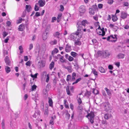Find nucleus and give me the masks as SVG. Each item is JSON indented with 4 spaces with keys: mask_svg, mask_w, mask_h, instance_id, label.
Masks as SVG:
<instances>
[{
    "mask_svg": "<svg viewBox=\"0 0 129 129\" xmlns=\"http://www.w3.org/2000/svg\"><path fill=\"white\" fill-rule=\"evenodd\" d=\"M81 31H79L75 33H72L70 35V39L71 40L74 41H76V39L79 40L82 37Z\"/></svg>",
    "mask_w": 129,
    "mask_h": 129,
    "instance_id": "obj_1",
    "label": "nucleus"
},
{
    "mask_svg": "<svg viewBox=\"0 0 129 129\" xmlns=\"http://www.w3.org/2000/svg\"><path fill=\"white\" fill-rule=\"evenodd\" d=\"M86 23H87V21L86 20H83L82 22H78L77 25L78 31H81V30L83 29V28L85 26Z\"/></svg>",
    "mask_w": 129,
    "mask_h": 129,
    "instance_id": "obj_2",
    "label": "nucleus"
},
{
    "mask_svg": "<svg viewBox=\"0 0 129 129\" xmlns=\"http://www.w3.org/2000/svg\"><path fill=\"white\" fill-rule=\"evenodd\" d=\"M97 54L99 56H101L104 58L109 57L110 54V53L107 50L98 51Z\"/></svg>",
    "mask_w": 129,
    "mask_h": 129,
    "instance_id": "obj_3",
    "label": "nucleus"
},
{
    "mask_svg": "<svg viewBox=\"0 0 129 129\" xmlns=\"http://www.w3.org/2000/svg\"><path fill=\"white\" fill-rule=\"evenodd\" d=\"M86 117L89 119L90 122L91 123H93L94 115L93 112H91L89 113H88Z\"/></svg>",
    "mask_w": 129,
    "mask_h": 129,
    "instance_id": "obj_4",
    "label": "nucleus"
},
{
    "mask_svg": "<svg viewBox=\"0 0 129 129\" xmlns=\"http://www.w3.org/2000/svg\"><path fill=\"white\" fill-rule=\"evenodd\" d=\"M104 106L105 107V110L106 111H108L109 110L111 109L112 108L110 106V105L108 103H105Z\"/></svg>",
    "mask_w": 129,
    "mask_h": 129,
    "instance_id": "obj_5",
    "label": "nucleus"
},
{
    "mask_svg": "<svg viewBox=\"0 0 129 129\" xmlns=\"http://www.w3.org/2000/svg\"><path fill=\"white\" fill-rule=\"evenodd\" d=\"M86 11L85 7L84 6H81L79 7V12L80 13H85Z\"/></svg>",
    "mask_w": 129,
    "mask_h": 129,
    "instance_id": "obj_6",
    "label": "nucleus"
},
{
    "mask_svg": "<svg viewBox=\"0 0 129 129\" xmlns=\"http://www.w3.org/2000/svg\"><path fill=\"white\" fill-rule=\"evenodd\" d=\"M4 60L6 64L9 66H10V65L11 62L8 56H7L5 57L4 59Z\"/></svg>",
    "mask_w": 129,
    "mask_h": 129,
    "instance_id": "obj_7",
    "label": "nucleus"
},
{
    "mask_svg": "<svg viewBox=\"0 0 129 129\" xmlns=\"http://www.w3.org/2000/svg\"><path fill=\"white\" fill-rule=\"evenodd\" d=\"M38 3L40 7H43L45 5V2L44 0H39Z\"/></svg>",
    "mask_w": 129,
    "mask_h": 129,
    "instance_id": "obj_8",
    "label": "nucleus"
},
{
    "mask_svg": "<svg viewBox=\"0 0 129 129\" xmlns=\"http://www.w3.org/2000/svg\"><path fill=\"white\" fill-rule=\"evenodd\" d=\"M71 50V46L68 44H67L65 48V50L67 52H69Z\"/></svg>",
    "mask_w": 129,
    "mask_h": 129,
    "instance_id": "obj_9",
    "label": "nucleus"
},
{
    "mask_svg": "<svg viewBox=\"0 0 129 129\" xmlns=\"http://www.w3.org/2000/svg\"><path fill=\"white\" fill-rule=\"evenodd\" d=\"M48 32H45L43 34L42 38L44 40H46L48 38L47 35Z\"/></svg>",
    "mask_w": 129,
    "mask_h": 129,
    "instance_id": "obj_10",
    "label": "nucleus"
},
{
    "mask_svg": "<svg viewBox=\"0 0 129 129\" xmlns=\"http://www.w3.org/2000/svg\"><path fill=\"white\" fill-rule=\"evenodd\" d=\"M31 7L30 5H26V9L28 12H29L31 11Z\"/></svg>",
    "mask_w": 129,
    "mask_h": 129,
    "instance_id": "obj_11",
    "label": "nucleus"
},
{
    "mask_svg": "<svg viewBox=\"0 0 129 129\" xmlns=\"http://www.w3.org/2000/svg\"><path fill=\"white\" fill-rule=\"evenodd\" d=\"M125 56L124 54L122 53H119L117 55V57L118 59L123 58Z\"/></svg>",
    "mask_w": 129,
    "mask_h": 129,
    "instance_id": "obj_12",
    "label": "nucleus"
},
{
    "mask_svg": "<svg viewBox=\"0 0 129 129\" xmlns=\"http://www.w3.org/2000/svg\"><path fill=\"white\" fill-rule=\"evenodd\" d=\"M111 116V114H106L104 116V118L106 119H107L109 118H110Z\"/></svg>",
    "mask_w": 129,
    "mask_h": 129,
    "instance_id": "obj_13",
    "label": "nucleus"
},
{
    "mask_svg": "<svg viewBox=\"0 0 129 129\" xmlns=\"http://www.w3.org/2000/svg\"><path fill=\"white\" fill-rule=\"evenodd\" d=\"M127 14L124 12H122L121 14V17L122 18L124 19L127 17Z\"/></svg>",
    "mask_w": 129,
    "mask_h": 129,
    "instance_id": "obj_14",
    "label": "nucleus"
},
{
    "mask_svg": "<svg viewBox=\"0 0 129 129\" xmlns=\"http://www.w3.org/2000/svg\"><path fill=\"white\" fill-rule=\"evenodd\" d=\"M57 41L56 40L51 41L49 43L51 45H55L57 44Z\"/></svg>",
    "mask_w": 129,
    "mask_h": 129,
    "instance_id": "obj_15",
    "label": "nucleus"
},
{
    "mask_svg": "<svg viewBox=\"0 0 129 129\" xmlns=\"http://www.w3.org/2000/svg\"><path fill=\"white\" fill-rule=\"evenodd\" d=\"M76 76V74L74 72L73 73H72V81H74L75 79V77Z\"/></svg>",
    "mask_w": 129,
    "mask_h": 129,
    "instance_id": "obj_16",
    "label": "nucleus"
},
{
    "mask_svg": "<svg viewBox=\"0 0 129 129\" xmlns=\"http://www.w3.org/2000/svg\"><path fill=\"white\" fill-rule=\"evenodd\" d=\"M5 70L6 72L7 73H8L11 71V69L10 68L7 66L5 67Z\"/></svg>",
    "mask_w": 129,
    "mask_h": 129,
    "instance_id": "obj_17",
    "label": "nucleus"
},
{
    "mask_svg": "<svg viewBox=\"0 0 129 129\" xmlns=\"http://www.w3.org/2000/svg\"><path fill=\"white\" fill-rule=\"evenodd\" d=\"M101 30L102 31V34H99V35H101L102 36H104L105 34V32L104 30V28H103L102 29H101Z\"/></svg>",
    "mask_w": 129,
    "mask_h": 129,
    "instance_id": "obj_18",
    "label": "nucleus"
},
{
    "mask_svg": "<svg viewBox=\"0 0 129 129\" xmlns=\"http://www.w3.org/2000/svg\"><path fill=\"white\" fill-rule=\"evenodd\" d=\"M24 26L23 25H20L19 26L18 28L19 30L20 31H22L23 29Z\"/></svg>",
    "mask_w": 129,
    "mask_h": 129,
    "instance_id": "obj_19",
    "label": "nucleus"
},
{
    "mask_svg": "<svg viewBox=\"0 0 129 129\" xmlns=\"http://www.w3.org/2000/svg\"><path fill=\"white\" fill-rule=\"evenodd\" d=\"M60 33L58 32H56L55 33L53 34L54 37H56L57 38H59L58 36L59 35Z\"/></svg>",
    "mask_w": 129,
    "mask_h": 129,
    "instance_id": "obj_20",
    "label": "nucleus"
},
{
    "mask_svg": "<svg viewBox=\"0 0 129 129\" xmlns=\"http://www.w3.org/2000/svg\"><path fill=\"white\" fill-rule=\"evenodd\" d=\"M58 51V50L56 48L54 49V50L52 51V54L53 55L55 53H57Z\"/></svg>",
    "mask_w": 129,
    "mask_h": 129,
    "instance_id": "obj_21",
    "label": "nucleus"
},
{
    "mask_svg": "<svg viewBox=\"0 0 129 129\" xmlns=\"http://www.w3.org/2000/svg\"><path fill=\"white\" fill-rule=\"evenodd\" d=\"M54 62H52L50 64L49 66V68L50 69H52L54 67Z\"/></svg>",
    "mask_w": 129,
    "mask_h": 129,
    "instance_id": "obj_22",
    "label": "nucleus"
},
{
    "mask_svg": "<svg viewBox=\"0 0 129 129\" xmlns=\"http://www.w3.org/2000/svg\"><path fill=\"white\" fill-rule=\"evenodd\" d=\"M71 54L74 57H75L77 55V53L74 52H72L71 53Z\"/></svg>",
    "mask_w": 129,
    "mask_h": 129,
    "instance_id": "obj_23",
    "label": "nucleus"
},
{
    "mask_svg": "<svg viewBox=\"0 0 129 129\" xmlns=\"http://www.w3.org/2000/svg\"><path fill=\"white\" fill-rule=\"evenodd\" d=\"M99 70L102 73H105V72L104 69L102 67L99 68Z\"/></svg>",
    "mask_w": 129,
    "mask_h": 129,
    "instance_id": "obj_24",
    "label": "nucleus"
},
{
    "mask_svg": "<svg viewBox=\"0 0 129 129\" xmlns=\"http://www.w3.org/2000/svg\"><path fill=\"white\" fill-rule=\"evenodd\" d=\"M49 100L48 101L49 105L50 106H52L53 105V102L52 100L50 99L49 98Z\"/></svg>",
    "mask_w": 129,
    "mask_h": 129,
    "instance_id": "obj_25",
    "label": "nucleus"
},
{
    "mask_svg": "<svg viewBox=\"0 0 129 129\" xmlns=\"http://www.w3.org/2000/svg\"><path fill=\"white\" fill-rule=\"evenodd\" d=\"M112 20L114 22H115L117 21L118 19L117 18L116 16H115L114 15L112 16Z\"/></svg>",
    "mask_w": 129,
    "mask_h": 129,
    "instance_id": "obj_26",
    "label": "nucleus"
},
{
    "mask_svg": "<svg viewBox=\"0 0 129 129\" xmlns=\"http://www.w3.org/2000/svg\"><path fill=\"white\" fill-rule=\"evenodd\" d=\"M105 89L108 95H110L111 94V92L107 88H105Z\"/></svg>",
    "mask_w": 129,
    "mask_h": 129,
    "instance_id": "obj_27",
    "label": "nucleus"
},
{
    "mask_svg": "<svg viewBox=\"0 0 129 129\" xmlns=\"http://www.w3.org/2000/svg\"><path fill=\"white\" fill-rule=\"evenodd\" d=\"M19 48L20 51V53H23V49L22 46L21 45L20 46Z\"/></svg>",
    "mask_w": 129,
    "mask_h": 129,
    "instance_id": "obj_28",
    "label": "nucleus"
},
{
    "mask_svg": "<svg viewBox=\"0 0 129 129\" xmlns=\"http://www.w3.org/2000/svg\"><path fill=\"white\" fill-rule=\"evenodd\" d=\"M92 72L93 73L95 76H97L98 75V73L95 69H92Z\"/></svg>",
    "mask_w": 129,
    "mask_h": 129,
    "instance_id": "obj_29",
    "label": "nucleus"
},
{
    "mask_svg": "<svg viewBox=\"0 0 129 129\" xmlns=\"http://www.w3.org/2000/svg\"><path fill=\"white\" fill-rule=\"evenodd\" d=\"M63 56H62L60 58V60L62 63H63L65 62V60L63 59Z\"/></svg>",
    "mask_w": 129,
    "mask_h": 129,
    "instance_id": "obj_30",
    "label": "nucleus"
},
{
    "mask_svg": "<svg viewBox=\"0 0 129 129\" xmlns=\"http://www.w3.org/2000/svg\"><path fill=\"white\" fill-rule=\"evenodd\" d=\"M81 79V78H79L77 79L75 81V82H74L72 83L73 85L77 83L78 82L80 81Z\"/></svg>",
    "mask_w": 129,
    "mask_h": 129,
    "instance_id": "obj_31",
    "label": "nucleus"
},
{
    "mask_svg": "<svg viewBox=\"0 0 129 129\" xmlns=\"http://www.w3.org/2000/svg\"><path fill=\"white\" fill-rule=\"evenodd\" d=\"M66 68V69H67L68 70V71L69 72H71L72 71V69L71 67H67Z\"/></svg>",
    "mask_w": 129,
    "mask_h": 129,
    "instance_id": "obj_32",
    "label": "nucleus"
},
{
    "mask_svg": "<svg viewBox=\"0 0 129 129\" xmlns=\"http://www.w3.org/2000/svg\"><path fill=\"white\" fill-rule=\"evenodd\" d=\"M37 4H36L35 6V10L36 11H37L39 10V8L36 5Z\"/></svg>",
    "mask_w": 129,
    "mask_h": 129,
    "instance_id": "obj_33",
    "label": "nucleus"
},
{
    "mask_svg": "<svg viewBox=\"0 0 129 129\" xmlns=\"http://www.w3.org/2000/svg\"><path fill=\"white\" fill-rule=\"evenodd\" d=\"M1 124L2 129H5V124L4 120L2 121Z\"/></svg>",
    "mask_w": 129,
    "mask_h": 129,
    "instance_id": "obj_34",
    "label": "nucleus"
},
{
    "mask_svg": "<svg viewBox=\"0 0 129 129\" xmlns=\"http://www.w3.org/2000/svg\"><path fill=\"white\" fill-rule=\"evenodd\" d=\"M71 78V76L70 75H68L67 76V78L66 80L67 81H70Z\"/></svg>",
    "mask_w": 129,
    "mask_h": 129,
    "instance_id": "obj_35",
    "label": "nucleus"
},
{
    "mask_svg": "<svg viewBox=\"0 0 129 129\" xmlns=\"http://www.w3.org/2000/svg\"><path fill=\"white\" fill-rule=\"evenodd\" d=\"M78 40H76V41H75V44L76 45H80L81 44V43Z\"/></svg>",
    "mask_w": 129,
    "mask_h": 129,
    "instance_id": "obj_36",
    "label": "nucleus"
},
{
    "mask_svg": "<svg viewBox=\"0 0 129 129\" xmlns=\"http://www.w3.org/2000/svg\"><path fill=\"white\" fill-rule=\"evenodd\" d=\"M89 13L93 15L94 14V12L93 10H92V9L91 8H89Z\"/></svg>",
    "mask_w": 129,
    "mask_h": 129,
    "instance_id": "obj_37",
    "label": "nucleus"
},
{
    "mask_svg": "<svg viewBox=\"0 0 129 129\" xmlns=\"http://www.w3.org/2000/svg\"><path fill=\"white\" fill-rule=\"evenodd\" d=\"M31 64V61H28L27 62L25 63L26 66H30Z\"/></svg>",
    "mask_w": 129,
    "mask_h": 129,
    "instance_id": "obj_38",
    "label": "nucleus"
},
{
    "mask_svg": "<svg viewBox=\"0 0 129 129\" xmlns=\"http://www.w3.org/2000/svg\"><path fill=\"white\" fill-rule=\"evenodd\" d=\"M51 118V119L50 121V123L51 124L53 125L54 124V118L53 117H52Z\"/></svg>",
    "mask_w": 129,
    "mask_h": 129,
    "instance_id": "obj_39",
    "label": "nucleus"
},
{
    "mask_svg": "<svg viewBox=\"0 0 129 129\" xmlns=\"http://www.w3.org/2000/svg\"><path fill=\"white\" fill-rule=\"evenodd\" d=\"M93 10H95L97 9H98L97 6V5H94L93 6Z\"/></svg>",
    "mask_w": 129,
    "mask_h": 129,
    "instance_id": "obj_40",
    "label": "nucleus"
},
{
    "mask_svg": "<svg viewBox=\"0 0 129 129\" xmlns=\"http://www.w3.org/2000/svg\"><path fill=\"white\" fill-rule=\"evenodd\" d=\"M66 91L67 92V93L69 95L70 94V91L69 90V87L68 86L66 88Z\"/></svg>",
    "mask_w": 129,
    "mask_h": 129,
    "instance_id": "obj_41",
    "label": "nucleus"
},
{
    "mask_svg": "<svg viewBox=\"0 0 129 129\" xmlns=\"http://www.w3.org/2000/svg\"><path fill=\"white\" fill-rule=\"evenodd\" d=\"M49 79V74H48L47 75V78L46 80V82H48Z\"/></svg>",
    "mask_w": 129,
    "mask_h": 129,
    "instance_id": "obj_42",
    "label": "nucleus"
},
{
    "mask_svg": "<svg viewBox=\"0 0 129 129\" xmlns=\"http://www.w3.org/2000/svg\"><path fill=\"white\" fill-rule=\"evenodd\" d=\"M68 60L70 61H72L74 59V58L71 56H70L68 59Z\"/></svg>",
    "mask_w": 129,
    "mask_h": 129,
    "instance_id": "obj_43",
    "label": "nucleus"
},
{
    "mask_svg": "<svg viewBox=\"0 0 129 129\" xmlns=\"http://www.w3.org/2000/svg\"><path fill=\"white\" fill-rule=\"evenodd\" d=\"M113 2V0H108L107 3L110 4H111Z\"/></svg>",
    "mask_w": 129,
    "mask_h": 129,
    "instance_id": "obj_44",
    "label": "nucleus"
},
{
    "mask_svg": "<svg viewBox=\"0 0 129 129\" xmlns=\"http://www.w3.org/2000/svg\"><path fill=\"white\" fill-rule=\"evenodd\" d=\"M48 114V110L47 108H46V109H45L44 112V114L45 115H47Z\"/></svg>",
    "mask_w": 129,
    "mask_h": 129,
    "instance_id": "obj_45",
    "label": "nucleus"
},
{
    "mask_svg": "<svg viewBox=\"0 0 129 129\" xmlns=\"http://www.w3.org/2000/svg\"><path fill=\"white\" fill-rule=\"evenodd\" d=\"M37 87V86L35 85H34L32 86L31 89L33 91L35 89H36Z\"/></svg>",
    "mask_w": 129,
    "mask_h": 129,
    "instance_id": "obj_46",
    "label": "nucleus"
},
{
    "mask_svg": "<svg viewBox=\"0 0 129 129\" xmlns=\"http://www.w3.org/2000/svg\"><path fill=\"white\" fill-rule=\"evenodd\" d=\"M38 74V73H36L34 75H31V77L32 78H37V75Z\"/></svg>",
    "mask_w": 129,
    "mask_h": 129,
    "instance_id": "obj_47",
    "label": "nucleus"
},
{
    "mask_svg": "<svg viewBox=\"0 0 129 129\" xmlns=\"http://www.w3.org/2000/svg\"><path fill=\"white\" fill-rule=\"evenodd\" d=\"M60 11H62L64 9L63 6L62 5H60Z\"/></svg>",
    "mask_w": 129,
    "mask_h": 129,
    "instance_id": "obj_48",
    "label": "nucleus"
},
{
    "mask_svg": "<svg viewBox=\"0 0 129 129\" xmlns=\"http://www.w3.org/2000/svg\"><path fill=\"white\" fill-rule=\"evenodd\" d=\"M8 33L6 32V31H4L3 32V35L4 37H6L8 35Z\"/></svg>",
    "mask_w": 129,
    "mask_h": 129,
    "instance_id": "obj_49",
    "label": "nucleus"
},
{
    "mask_svg": "<svg viewBox=\"0 0 129 129\" xmlns=\"http://www.w3.org/2000/svg\"><path fill=\"white\" fill-rule=\"evenodd\" d=\"M98 6L99 8L100 9H101L103 8V5L102 4H99Z\"/></svg>",
    "mask_w": 129,
    "mask_h": 129,
    "instance_id": "obj_50",
    "label": "nucleus"
},
{
    "mask_svg": "<svg viewBox=\"0 0 129 129\" xmlns=\"http://www.w3.org/2000/svg\"><path fill=\"white\" fill-rule=\"evenodd\" d=\"M40 16V14L39 12H36V13L35 16L36 17H38Z\"/></svg>",
    "mask_w": 129,
    "mask_h": 129,
    "instance_id": "obj_51",
    "label": "nucleus"
},
{
    "mask_svg": "<svg viewBox=\"0 0 129 129\" xmlns=\"http://www.w3.org/2000/svg\"><path fill=\"white\" fill-rule=\"evenodd\" d=\"M3 54H4V56H5V54L7 55L8 54V52L7 51L4 50L3 51Z\"/></svg>",
    "mask_w": 129,
    "mask_h": 129,
    "instance_id": "obj_52",
    "label": "nucleus"
},
{
    "mask_svg": "<svg viewBox=\"0 0 129 129\" xmlns=\"http://www.w3.org/2000/svg\"><path fill=\"white\" fill-rule=\"evenodd\" d=\"M28 58L27 56H24V60L25 61H27L28 60Z\"/></svg>",
    "mask_w": 129,
    "mask_h": 129,
    "instance_id": "obj_53",
    "label": "nucleus"
},
{
    "mask_svg": "<svg viewBox=\"0 0 129 129\" xmlns=\"http://www.w3.org/2000/svg\"><path fill=\"white\" fill-rule=\"evenodd\" d=\"M33 45L32 44H30L29 45V50H31L33 48Z\"/></svg>",
    "mask_w": 129,
    "mask_h": 129,
    "instance_id": "obj_54",
    "label": "nucleus"
},
{
    "mask_svg": "<svg viewBox=\"0 0 129 129\" xmlns=\"http://www.w3.org/2000/svg\"><path fill=\"white\" fill-rule=\"evenodd\" d=\"M78 103L79 104H81L82 103V101L80 98H79V99H78Z\"/></svg>",
    "mask_w": 129,
    "mask_h": 129,
    "instance_id": "obj_55",
    "label": "nucleus"
},
{
    "mask_svg": "<svg viewBox=\"0 0 129 129\" xmlns=\"http://www.w3.org/2000/svg\"><path fill=\"white\" fill-rule=\"evenodd\" d=\"M113 66L111 65H109L108 66V68L110 70H112L113 69Z\"/></svg>",
    "mask_w": 129,
    "mask_h": 129,
    "instance_id": "obj_56",
    "label": "nucleus"
},
{
    "mask_svg": "<svg viewBox=\"0 0 129 129\" xmlns=\"http://www.w3.org/2000/svg\"><path fill=\"white\" fill-rule=\"evenodd\" d=\"M68 1H66V0H63L62 1V3L64 5H65L67 3Z\"/></svg>",
    "mask_w": 129,
    "mask_h": 129,
    "instance_id": "obj_57",
    "label": "nucleus"
},
{
    "mask_svg": "<svg viewBox=\"0 0 129 129\" xmlns=\"http://www.w3.org/2000/svg\"><path fill=\"white\" fill-rule=\"evenodd\" d=\"M56 20V18L55 17H53L52 19V22H54V21Z\"/></svg>",
    "mask_w": 129,
    "mask_h": 129,
    "instance_id": "obj_58",
    "label": "nucleus"
},
{
    "mask_svg": "<svg viewBox=\"0 0 129 129\" xmlns=\"http://www.w3.org/2000/svg\"><path fill=\"white\" fill-rule=\"evenodd\" d=\"M92 42L93 44L96 43L97 42V40L96 39H94L92 40Z\"/></svg>",
    "mask_w": 129,
    "mask_h": 129,
    "instance_id": "obj_59",
    "label": "nucleus"
},
{
    "mask_svg": "<svg viewBox=\"0 0 129 129\" xmlns=\"http://www.w3.org/2000/svg\"><path fill=\"white\" fill-rule=\"evenodd\" d=\"M102 123L103 124H106V125L108 124L106 120H103L102 122Z\"/></svg>",
    "mask_w": 129,
    "mask_h": 129,
    "instance_id": "obj_60",
    "label": "nucleus"
},
{
    "mask_svg": "<svg viewBox=\"0 0 129 129\" xmlns=\"http://www.w3.org/2000/svg\"><path fill=\"white\" fill-rule=\"evenodd\" d=\"M6 24L8 26H9L11 25V23L10 21H8L6 23Z\"/></svg>",
    "mask_w": 129,
    "mask_h": 129,
    "instance_id": "obj_61",
    "label": "nucleus"
},
{
    "mask_svg": "<svg viewBox=\"0 0 129 129\" xmlns=\"http://www.w3.org/2000/svg\"><path fill=\"white\" fill-rule=\"evenodd\" d=\"M115 64L117 66L119 67L120 66V62H117L115 63Z\"/></svg>",
    "mask_w": 129,
    "mask_h": 129,
    "instance_id": "obj_62",
    "label": "nucleus"
},
{
    "mask_svg": "<svg viewBox=\"0 0 129 129\" xmlns=\"http://www.w3.org/2000/svg\"><path fill=\"white\" fill-rule=\"evenodd\" d=\"M74 61L76 62V63L74 65V66L76 67V68H78V65L77 63V62L76 61Z\"/></svg>",
    "mask_w": 129,
    "mask_h": 129,
    "instance_id": "obj_63",
    "label": "nucleus"
},
{
    "mask_svg": "<svg viewBox=\"0 0 129 129\" xmlns=\"http://www.w3.org/2000/svg\"><path fill=\"white\" fill-rule=\"evenodd\" d=\"M70 108L72 109V110H73V106L72 104V103L71 104H70Z\"/></svg>",
    "mask_w": 129,
    "mask_h": 129,
    "instance_id": "obj_64",
    "label": "nucleus"
}]
</instances>
